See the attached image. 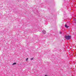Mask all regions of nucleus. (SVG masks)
<instances>
[{
  "label": "nucleus",
  "instance_id": "1",
  "mask_svg": "<svg viewBox=\"0 0 76 76\" xmlns=\"http://www.w3.org/2000/svg\"><path fill=\"white\" fill-rule=\"evenodd\" d=\"M65 39H66L67 40H69L71 39L72 37L71 36L66 35L65 36Z\"/></svg>",
  "mask_w": 76,
  "mask_h": 76
},
{
  "label": "nucleus",
  "instance_id": "2",
  "mask_svg": "<svg viewBox=\"0 0 76 76\" xmlns=\"http://www.w3.org/2000/svg\"><path fill=\"white\" fill-rule=\"evenodd\" d=\"M42 33L44 34H45V33H46V31H45V30H43L42 31Z\"/></svg>",
  "mask_w": 76,
  "mask_h": 76
},
{
  "label": "nucleus",
  "instance_id": "3",
  "mask_svg": "<svg viewBox=\"0 0 76 76\" xmlns=\"http://www.w3.org/2000/svg\"><path fill=\"white\" fill-rule=\"evenodd\" d=\"M65 28H69V26H67L66 24L65 25Z\"/></svg>",
  "mask_w": 76,
  "mask_h": 76
},
{
  "label": "nucleus",
  "instance_id": "4",
  "mask_svg": "<svg viewBox=\"0 0 76 76\" xmlns=\"http://www.w3.org/2000/svg\"><path fill=\"white\" fill-rule=\"evenodd\" d=\"M76 20L75 18H74L73 19V21H74V22H76Z\"/></svg>",
  "mask_w": 76,
  "mask_h": 76
},
{
  "label": "nucleus",
  "instance_id": "5",
  "mask_svg": "<svg viewBox=\"0 0 76 76\" xmlns=\"http://www.w3.org/2000/svg\"><path fill=\"white\" fill-rule=\"evenodd\" d=\"M15 64H16V63H14L12 65H15Z\"/></svg>",
  "mask_w": 76,
  "mask_h": 76
},
{
  "label": "nucleus",
  "instance_id": "6",
  "mask_svg": "<svg viewBox=\"0 0 76 76\" xmlns=\"http://www.w3.org/2000/svg\"><path fill=\"white\" fill-rule=\"evenodd\" d=\"M33 58H31L30 60H33Z\"/></svg>",
  "mask_w": 76,
  "mask_h": 76
},
{
  "label": "nucleus",
  "instance_id": "7",
  "mask_svg": "<svg viewBox=\"0 0 76 76\" xmlns=\"http://www.w3.org/2000/svg\"><path fill=\"white\" fill-rule=\"evenodd\" d=\"M28 58H27L26 59V61H28Z\"/></svg>",
  "mask_w": 76,
  "mask_h": 76
},
{
  "label": "nucleus",
  "instance_id": "8",
  "mask_svg": "<svg viewBox=\"0 0 76 76\" xmlns=\"http://www.w3.org/2000/svg\"><path fill=\"white\" fill-rule=\"evenodd\" d=\"M74 23H76V20L75 22H74Z\"/></svg>",
  "mask_w": 76,
  "mask_h": 76
},
{
  "label": "nucleus",
  "instance_id": "9",
  "mask_svg": "<svg viewBox=\"0 0 76 76\" xmlns=\"http://www.w3.org/2000/svg\"><path fill=\"white\" fill-rule=\"evenodd\" d=\"M60 34H61V32H60Z\"/></svg>",
  "mask_w": 76,
  "mask_h": 76
},
{
  "label": "nucleus",
  "instance_id": "10",
  "mask_svg": "<svg viewBox=\"0 0 76 76\" xmlns=\"http://www.w3.org/2000/svg\"><path fill=\"white\" fill-rule=\"evenodd\" d=\"M45 76H47V75H45Z\"/></svg>",
  "mask_w": 76,
  "mask_h": 76
}]
</instances>
